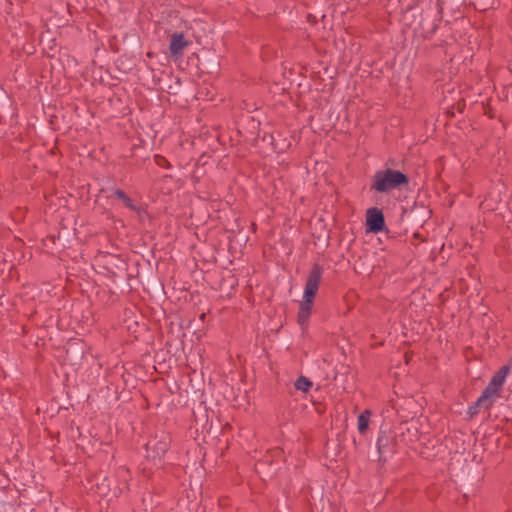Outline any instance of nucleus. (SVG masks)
Here are the masks:
<instances>
[{
    "mask_svg": "<svg viewBox=\"0 0 512 512\" xmlns=\"http://www.w3.org/2000/svg\"><path fill=\"white\" fill-rule=\"evenodd\" d=\"M255 227H256V224L252 223V229H255Z\"/></svg>",
    "mask_w": 512,
    "mask_h": 512,
    "instance_id": "obj_38",
    "label": "nucleus"
},
{
    "mask_svg": "<svg viewBox=\"0 0 512 512\" xmlns=\"http://www.w3.org/2000/svg\"><path fill=\"white\" fill-rule=\"evenodd\" d=\"M372 412L369 409H365L358 415V430L360 434H365L369 428L370 416Z\"/></svg>",
    "mask_w": 512,
    "mask_h": 512,
    "instance_id": "obj_21",
    "label": "nucleus"
},
{
    "mask_svg": "<svg viewBox=\"0 0 512 512\" xmlns=\"http://www.w3.org/2000/svg\"><path fill=\"white\" fill-rule=\"evenodd\" d=\"M469 472V469H467L465 473H461L459 475L458 489H463L465 491V498L469 496V493L474 494V492L477 489V483L479 482V480L475 482L474 480L469 478Z\"/></svg>",
    "mask_w": 512,
    "mask_h": 512,
    "instance_id": "obj_16",
    "label": "nucleus"
},
{
    "mask_svg": "<svg viewBox=\"0 0 512 512\" xmlns=\"http://www.w3.org/2000/svg\"><path fill=\"white\" fill-rule=\"evenodd\" d=\"M148 286L150 290L159 298H163V296L166 294L164 283L160 279L151 278L148 281Z\"/></svg>",
    "mask_w": 512,
    "mask_h": 512,
    "instance_id": "obj_23",
    "label": "nucleus"
},
{
    "mask_svg": "<svg viewBox=\"0 0 512 512\" xmlns=\"http://www.w3.org/2000/svg\"><path fill=\"white\" fill-rule=\"evenodd\" d=\"M255 227H256V224L252 223V229H255Z\"/></svg>",
    "mask_w": 512,
    "mask_h": 512,
    "instance_id": "obj_37",
    "label": "nucleus"
},
{
    "mask_svg": "<svg viewBox=\"0 0 512 512\" xmlns=\"http://www.w3.org/2000/svg\"><path fill=\"white\" fill-rule=\"evenodd\" d=\"M205 316H206L205 313H202L200 316L201 320H204Z\"/></svg>",
    "mask_w": 512,
    "mask_h": 512,
    "instance_id": "obj_35",
    "label": "nucleus"
},
{
    "mask_svg": "<svg viewBox=\"0 0 512 512\" xmlns=\"http://www.w3.org/2000/svg\"><path fill=\"white\" fill-rule=\"evenodd\" d=\"M313 383L305 376H300L294 386L297 390H300L302 392H308L310 388L312 387Z\"/></svg>",
    "mask_w": 512,
    "mask_h": 512,
    "instance_id": "obj_25",
    "label": "nucleus"
},
{
    "mask_svg": "<svg viewBox=\"0 0 512 512\" xmlns=\"http://www.w3.org/2000/svg\"><path fill=\"white\" fill-rule=\"evenodd\" d=\"M405 360H406V363H408V361H409L408 353L405 354Z\"/></svg>",
    "mask_w": 512,
    "mask_h": 512,
    "instance_id": "obj_34",
    "label": "nucleus"
},
{
    "mask_svg": "<svg viewBox=\"0 0 512 512\" xmlns=\"http://www.w3.org/2000/svg\"><path fill=\"white\" fill-rule=\"evenodd\" d=\"M456 2H461V0H456ZM462 2H464V3H465V2H466V0H462Z\"/></svg>",
    "mask_w": 512,
    "mask_h": 512,
    "instance_id": "obj_39",
    "label": "nucleus"
},
{
    "mask_svg": "<svg viewBox=\"0 0 512 512\" xmlns=\"http://www.w3.org/2000/svg\"><path fill=\"white\" fill-rule=\"evenodd\" d=\"M50 239L53 243H55L57 239L63 248H66L73 242L74 239H76V229H69L61 224L57 235L51 236Z\"/></svg>",
    "mask_w": 512,
    "mask_h": 512,
    "instance_id": "obj_14",
    "label": "nucleus"
},
{
    "mask_svg": "<svg viewBox=\"0 0 512 512\" xmlns=\"http://www.w3.org/2000/svg\"><path fill=\"white\" fill-rule=\"evenodd\" d=\"M307 20H308L309 22H313V23H315V22H316V18H315V16H313L312 14H308V16H307Z\"/></svg>",
    "mask_w": 512,
    "mask_h": 512,
    "instance_id": "obj_32",
    "label": "nucleus"
},
{
    "mask_svg": "<svg viewBox=\"0 0 512 512\" xmlns=\"http://www.w3.org/2000/svg\"><path fill=\"white\" fill-rule=\"evenodd\" d=\"M104 261L102 265H99L101 269L106 270L107 275L115 276L116 273L112 270L110 266L114 265L115 263H121V259L118 256L107 254L104 257Z\"/></svg>",
    "mask_w": 512,
    "mask_h": 512,
    "instance_id": "obj_22",
    "label": "nucleus"
},
{
    "mask_svg": "<svg viewBox=\"0 0 512 512\" xmlns=\"http://www.w3.org/2000/svg\"><path fill=\"white\" fill-rule=\"evenodd\" d=\"M238 286V279L231 271H228L219 283L220 289L226 293L227 296Z\"/></svg>",
    "mask_w": 512,
    "mask_h": 512,
    "instance_id": "obj_18",
    "label": "nucleus"
},
{
    "mask_svg": "<svg viewBox=\"0 0 512 512\" xmlns=\"http://www.w3.org/2000/svg\"><path fill=\"white\" fill-rule=\"evenodd\" d=\"M510 365H504L502 366L491 378L488 385L485 387L484 390H488V393L492 395L493 397L500 396V392L503 386V383L510 372Z\"/></svg>",
    "mask_w": 512,
    "mask_h": 512,
    "instance_id": "obj_9",
    "label": "nucleus"
},
{
    "mask_svg": "<svg viewBox=\"0 0 512 512\" xmlns=\"http://www.w3.org/2000/svg\"><path fill=\"white\" fill-rule=\"evenodd\" d=\"M146 57L149 58V59H152L155 57V53L153 51H148L146 53Z\"/></svg>",
    "mask_w": 512,
    "mask_h": 512,
    "instance_id": "obj_33",
    "label": "nucleus"
},
{
    "mask_svg": "<svg viewBox=\"0 0 512 512\" xmlns=\"http://www.w3.org/2000/svg\"><path fill=\"white\" fill-rule=\"evenodd\" d=\"M413 238H414V239H418V240H420L421 242L425 241V239L421 236V234H420L419 232H415V233L413 234Z\"/></svg>",
    "mask_w": 512,
    "mask_h": 512,
    "instance_id": "obj_31",
    "label": "nucleus"
},
{
    "mask_svg": "<svg viewBox=\"0 0 512 512\" xmlns=\"http://www.w3.org/2000/svg\"><path fill=\"white\" fill-rule=\"evenodd\" d=\"M496 0H469V4L476 10L487 11L494 8Z\"/></svg>",
    "mask_w": 512,
    "mask_h": 512,
    "instance_id": "obj_24",
    "label": "nucleus"
},
{
    "mask_svg": "<svg viewBox=\"0 0 512 512\" xmlns=\"http://www.w3.org/2000/svg\"><path fill=\"white\" fill-rule=\"evenodd\" d=\"M154 161L160 167H164V168H170L171 167V164L168 161V159L166 157L162 156V155L156 154L154 156Z\"/></svg>",
    "mask_w": 512,
    "mask_h": 512,
    "instance_id": "obj_26",
    "label": "nucleus"
},
{
    "mask_svg": "<svg viewBox=\"0 0 512 512\" xmlns=\"http://www.w3.org/2000/svg\"><path fill=\"white\" fill-rule=\"evenodd\" d=\"M190 41L185 39L183 32L173 33L169 43L170 56L178 60L183 56V50L190 45Z\"/></svg>",
    "mask_w": 512,
    "mask_h": 512,
    "instance_id": "obj_10",
    "label": "nucleus"
},
{
    "mask_svg": "<svg viewBox=\"0 0 512 512\" xmlns=\"http://www.w3.org/2000/svg\"><path fill=\"white\" fill-rule=\"evenodd\" d=\"M113 196L118 200L122 201L123 205L135 212H141V208L134 204L133 200L126 194V192L122 189H115L113 191Z\"/></svg>",
    "mask_w": 512,
    "mask_h": 512,
    "instance_id": "obj_20",
    "label": "nucleus"
},
{
    "mask_svg": "<svg viewBox=\"0 0 512 512\" xmlns=\"http://www.w3.org/2000/svg\"><path fill=\"white\" fill-rule=\"evenodd\" d=\"M366 230L367 232H371L374 234L383 232H389L386 223L385 217L382 209L378 207H371L366 212V220H365Z\"/></svg>",
    "mask_w": 512,
    "mask_h": 512,
    "instance_id": "obj_7",
    "label": "nucleus"
},
{
    "mask_svg": "<svg viewBox=\"0 0 512 512\" xmlns=\"http://www.w3.org/2000/svg\"><path fill=\"white\" fill-rule=\"evenodd\" d=\"M324 269L319 263H314L308 273L303 299L300 302L297 314V323L300 326L307 324L314 306V301L322 281Z\"/></svg>",
    "mask_w": 512,
    "mask_h": 512,
    "instance_id": "obj_1",
    "label": "nucleus"
},
{
    "mask_svg": "<svg viewBox=\"0 0 512 512\" xmlns=\"http://www.w3.org/2000/svg\"><path fill=\"white\" fill-rule=\"evenodd\" d=\"M453 106L459 113H463L466 107V101L464 98H460Z\"/></svg>",
    "mask_w": 512,
    "mask_h": 512,
    "instance_id": "obj_28",
    "label": "nucleus"
},
{
    "mask_svg": "<svg viewBox=\"0 0 512 512\" xmlns=\"http://www.w3.org/2000/svg\"><path fill=\"white\" fill-rule=\"evenodd\" d=\"M483 111L486 116L490 119H494L496 117L493 107L490 105V102L483 104Z\"/></svg>",
    "mask_w": 512,
    "mask_h": 512,
    "instance_id": "obj_27",
    "label": "nucleus"
},
{
    "mask_svg": "<svg viewBox=\"0 0 512 512\" xmlns=\"http://www.w3.org/2000/svg\"><path fill=\"white\" fill-rule=\"evenodd\" d=\"M410 178L400 170L386 168L378 170L372 177L371 190L378 193H387L392 190L407 188Z\"/></svg>",
    "mask_w": 512,
    "mask_h": 512,
    "instance_id": "obj_2",
    "label": "nucleus"
},
{
    "mask_svg": "<svg viewBox=\"0 0 512 512\" xmlns=\"http://www.w3.org/2000/svg\"><path fill=\"white\" fill-rule=\"evenodd\" d=\"M494 404L493 396L488 393V390H483L481 396L469 406L467 415L469 419H473L479 414L481 409L489 410Z\"/></svg>",
    "mask_w": 512,
    "mask_h": 512,
    "instance_id": "obj_11",
    "label": "nucleus"
},
{
    "mask_svg": "<svg viewBox=\"0 0 512 512\" xmlns=\"http://www.w3.org/2000/svg\"><path fill=\"white\" fill-rule=\"evenodd\" d=\"M432 217V210L422 201H415L410 210L408 219L409 225L423 227L424 224Z\"/></svg>",
    "mask_w": 512,
    "mask_h": 512,
    "instance_id": "obj_8",
    "label": "nucleus"
},
{
    "mask_svg": "<svg viewBox=\"0 0 512 512\" xmlns=\"http://www.w3.org/2000/svg\"><path fill=\"white\" fill-rule=\"evenodd\" d=\"M454 109V106L447 109L446 114L449 118H453L455 116Z\"/></svg>",
    "mask_w": 512,
    "mask_h": 512,
    "instance_id": "obj_30",
    "label": "nucleus"
},
{
    "mask_svg": "<svg viewBox=\"0 0 512 512\" xmlns=\"http://www.w3.org/2000/svg\"><path fill=\"white\" fill-rule=\"evenodd\" d=\"M172 438L165 430L156 432L145 444L146 458L153 462L161 461L168 452Z\"/></svg>",
    "mask_w": 512,
    "mask_h": 512,
    "instance_id": "obj_4",
    "label": "nucleus"
},
{
    "mask_svg": "<svg viewBox=\"0 0 512 512\" xmlns=\"http://www.w3.org/2000/svg\"><path fill=\"white\" fill-rule=\"evenodd\" d=\"M48 57L52 58L54 55L53 54H49V53H46Z\"/></svg>",
    "mask_w": 512,
    "mask_h": 512,
    "instance_id": "obj_36",
    "label": "nucleus"
},
{
    "mask_svg": "<svg viewBox=\"0 0 512 512\" xmlns=\"http://www.w3.org/2000/svg\"><path fill=\"white\" fill-rule=\"evenodd\" d=\"M377 462L382 467L397 452L396 433L388 425H381L376 441Z\"/></svg>",
    "mask_w": 512,
    "mask_h": 512,
    "instance_id": "obj_3",
    "label": "nucleus"
},
{
    "mask_svg": "<svg viewBox=\"0 0 512 512\" xmlns=\"http://www.w3.org/2000/svg\"><path fill=\"white\" fill-rule=\"evenodd\" d=\"M44 45L47 49L53 50L57 44L55 39H49V37L47 36L44 41Z\"/></svg>",
    "mask_w": 512,
    "mask_h": 512,
    "instance_id": "obj_29",
    "label": "nucleus"
},
{
    "mask_svg": "<svg viewBox=\"0 0 512 512\" xmlns=\"http://www.w3.org/2000/svg\"><path fill=\"white\" fill-rule=\"evenodd\" d=\"M65 351L70 364L73 366H80L91 353V347L83 339L70 338L67 341Z\"/></svg>",
    "mask_w": 512,
    "mask_h": 512,
    "instance_id": "obj_5",
    "label": "nucleus"
},
{
    "mask_svg": "<svg viewBox=\"0 0 512 512\" xmlns=\"http://www.w3.org/2000/svg\"><path fill=\"white\" fill-rule=\"evenodd\" d=\"M123 41L125 43V46L130 50L142 46V37L140 33L136 30L129 33H125L123 36Z\"/></svg>",
    "mask_w": 512,
    "mask_h": 512,
    "instance_id": "obj_19",
    "label": "nucleus"
},
{
    "mask_svg": "<svg viewBox=\"0 0 512 512\" xmlns=\"http://www.w3.org/2000/svg\"><path fill=\"white\" fill-rule=\"evenodd\" d=\"M113 484L114 481L112 479L103 477L100 482L95 483L92 489L99 497H106L110 494L116 496L119 488Z\"/></svg>",
    "mask_w": 512,
    "mask_h": 512,
    "instance_id": "obj_12",
    "label": "nucleus"
},
{
    "mask_svg": "<svg viewBox=\"0 0 512 512\" xmlns=\"http://www.w3.org/2000/svg\"><path fill=\"white\" fill-rule=\"evenodd\" d=\"M281 134L277 133V137H280ZM262 141L267 143L271 150L275 153H283L289 146L290 143H286V140L283 142H277L276 141V135L274 133H266L262 137Z\"/></svg>",
    "mask_w": 512,
    "mask_h": 512,
    "instance_id": "obj_17",
    "label": "nucleus"
},
{
    "mask_svg": "<svg viewBox=\"0 0 512 512\" xmlns=\"http://www.w3.org/2000/svg\"><path fill=\"white\" fill-rule=\"evenodd\" d=\"M483 204L488 210L494 212L499 211L502 214L504 208L507 206V201H503L499 193L489 192Z\"/></svg>",
    "mask_w": 512,
    "mask_h": 512,
    "instance_id": "obj_15",
    "label": "nucleus"
},
{
    "mask_svg": "<svg viewBox=\"0 0 512 512\" xmlns=\"http://www.w3.org/2000/svg\"><path fill=\"white\" fill-rule=\"evenodd\" d=\"M197 68L201 73H210L220 67V61L216 51L212 48L203 47L196 55Z\"/></svg>",
    "mask_w": 512,
    "mask_h": 512,
    "instance_id": "obj_6",
    "label": "nucleus"
},
{
    "mask_svg": "<svg viewBox=\"0 0 512 512\" xmlns=\"http://www.w3.org/2000/svg\"><path fill=\"white\" fill-rule=\"evenodd\" d=\"M64 512H72V511H70V510H66V511H64Z\"/></svg>",
    "mask_w": 512,
    "mask_h": 512,
    "instance_id": "obj_40",
    "label": "nucleus"
},
{
    "mask_svg": "<svg viewBox=\"0 0 512 512\" xmlns=\"http://www.w3.org/2000/svg\"><path fill=\"white\" fill-rule=\"evenodd\" d=\"M374 264L369 252L364 251L354 261V270L358 274H368L373 271Z\"/></svg>",
    "mask_w": 512,
    "mask_h": 512,
    "instance_id": "obj_13",
    "label": "nucleus"
}]
</instances>
